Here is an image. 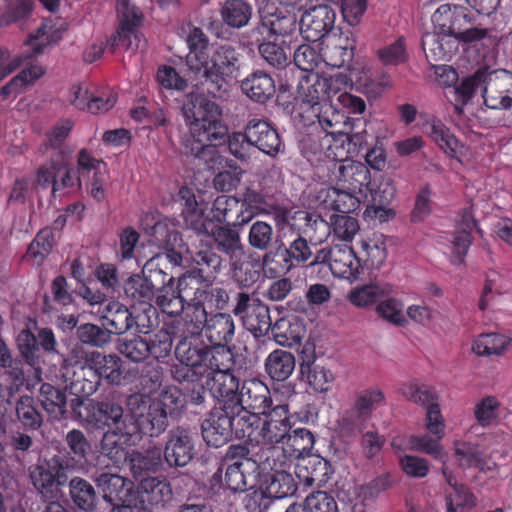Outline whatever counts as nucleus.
Returning a JSON list of instances; mask_svg holds the SVG:
<instances>
[{
	"label": "nucleus",
	"instance_id": "f257e3e1",
	"mask_svg": "<svg viewBox=\"0 0 512 512\" xmlns=\"http://www.w3.org/2000/svg\"><path fill=\"white\" fill-rule=\"evenodd\" d=\"M182 113L189 130L182 139L185 153L203 162L207 169L217 172L213 179L217 190L236 188L243 171L232 160L222 156L216 147L225 141L227 135L219 105L201 93L190 92L185 97Z\"/></svg>",
	"mask_w": 512,
	"mask_h": 512
},
{
	"label": "nucleus",
	"instance_id": "f03ea898",
	"mask_svg": "<svg viewBox=\"0 0 512 512\" xmlns=\"http://www.w3.org/2000/svg\"><path fill=\"white\" fill-rule=\"evenodd\" d=\"M178 196L182 201V215L186 225L198 234L209 233L212 221L240 226L252 218L251 212L242 209L240 201L234 196H218L213 202L210 216H205V203L196 198L191 188L181 187Z\"/></svg>",
	"mask_w": 512,
	"mask_h": 512
},
{
	"label": "nucleus",
	"instance_id": "7ed1b4c3",
	"mask_svg": "<svg viewBox=\"0 0 512 512\" xmlns=\"http://www.w3.org/2000/svg\"><path fill=\"white\" fill-rule=\"evenodd\" d=\"M206 300L200 282L190 276L179 278L176 286L174 277L170 276L155 295V303L163 313L173 317L184 312L185 321L195 327L206 321Z\"/></svg>",
	"mask_w": 512,
	"mask_h": 512
},
{
	"label": "nucleus",
	"instance_id": "20e7f679",
	"mask_svg": "<svg viewBox=\"0 0 512 512\" xmlns=\"http://www.w3.org/2000/svg\"><path fill=\"white\" fill-rule=\"evenodd\" d=\"M290 429L289 406L279 404L261 415L244 412L236 423V437L245 439L253 447L276 451L277 445L284 443Z\"/></svg>",
	"mask_w": 512,
	"mask_h": 512
},
{
	"label": "nucleus",
	"instance_id": "39448f33",
	"mask_svg": "<svg viewBox=\"0 0 512 512\" xmlns=\"http://www.w3.org/2000/svg\"><path fill=\"white\" fill-rule=\"evenodd\" d=\"M183 405V395L176 386L165 387L157 400L148 395L136 393L129 396L127 408L132 417L140 418L144 435L158 436L167 427V417Z\"/></svg>",
	"mask_w": 512,
	"mask_h": 512
},
{
	"label": "nucleus",
	"instance_id": "423d86ee",
	"mask_svg": "<svg viewBox=\"0 0 512 512\" xmlns=\"http://www.w3.org/2000/svg\"><path fill=\"white\" fill-rule=\"evenodd\" d=\"M187 66L197 78H205L218 86L239 75V53L230 45L193 51L187 55Z\"/></svg>",
	"mask_w": 512,
	"mask_h": 512
},
{
	"label": "nucleus",
	"instance_id": "0eeeda50",
	"mask_svg": "<svg viewBox=\"0 0 512 512\" xmlns=\"http://www.w3.org/2000/svg\"><path fill=\"white\" fill-rule=\"evenodd\" d=\"M346 84V74L343 72L300 73L296 93L304 104L310 106L312 112H316L321 106L331 110V103L334 102L339 87Z\"/></svg>",
	"mask_w": 512,
	"mask_h": 512
},
{
	"label": "nucleus",
	"instance_id": "6e6552de",
	"mask_svg": "<svg viewBox=\"0 0 512 512\" xmlns=\"http://www.w3.org/2000/svg\"><path fill=\"white\" fill-rule=\"evenodd\" d=\"M424 427L428 433L409 436L407 448L430 455L442 463L447 462L448 453L441 443L446 434V420L438 401L426 407Z\"/></svg>",
	"mask_w": 512,
	"mask_h": 512
},
{
	"label": "nucleus",
	"instance_id": "1a4fd4ad",
	"mask_svg": "<svg viewBox=\"0 0 512 512\" xmlns=\"http://www.w3.org/2000/svg\"><path fill=\"white\" fill-rule=\"evenodd\" d=\"M209 360L210 366L204 374L205 386L214 398L221 400L220 403L235 399L239 390V380L232 370V352L225 347H218Z\"/></svg>",
	"mask_w": 512,
	"mask_h": 512
},
{
	"label": "nucleus",
	"instance_id": "9d476101",
	"mask_svg": "<svg viewBox=\"0 0 512 512\" xmlns=\"http://www.w3.org/2000/svg\"><path fill=\"white\" fill-rule=\"evenodd\" d=\"M218 347L193 346L187 338L179 341L175 348L178 364L172 367V376L178 382H194L203 377L210 366L211 356Z\"/></svg>",
	"mask_w": 512,
	"mask_h": 512
},
{
	"label": "nucleus",
	"instance_id": "9b49d317",
	"mask_svg": "<svg viewBox=\"0 0 512 512\" xmlns=\"http://www.w3.org/2000/svg\"><path fill=\"white\" fill-rule=\"evenodd\" d=\"M87 421L97 429L118 430L122 435L138 437L142 432L140 418L132 417L131 412L123 414L119 404L110 401H101L89 404L87 407Z\"/></svg>",
	"mask_w": 512,
	"mask_h": 512
},
{
	"label": "nucleus",
	"instance_id": "f8f14e48",
	"mask_svg": "<svg viewBox=\"0 0 512 512\" xmlns=\"http://www.w3.org/2000/svg\"><path fill=\"white\" fill-rule=\"evenodd\" d=\"M248 454L245 446L233 445L229 448L232 463L226 468L224 482L234 492L251 489L260 476L259 464Z\"/></svg>",
	"mask_w": 512,
	"mask_h": 512
},
{
	"label": "nucleus",
	"instance_id": "ddd939ff",
	"mask_svg": "<svg viewBox=\"0 0 512 512\" xmlns=\"http://www.w3.org/2000/svg\"><path fill=\"white\" fill-rule=\"evenodd\" d=\"M116 10L119 27L107 42V46L111 50L121 47L134 53L142 46L141 36L137 31L142 20V14L129 0H118Z\"/></svg>",
	"mask_w": 512,
	"mask_h": 512
},
{
	"label": "nucleus",
	"instance_id": "4468645a",
	"mask_svg": "<svg viewBox=\"0 0 512 512\" xmlns=\"http://www.w3.org/2000/svg\"><path fill=\"white\" fill-rule=\"evenodd\" d=\"M237 414L225 401L215 406L201 424L202 438L208 446L225 445L236 434Z\"/></svg>",
	"mask_w": 512,
	"mask_h": 512
},
{
	"label": "nucleus",
	"instance_id": "2eb2a0df",
	"mask_svg": "<svg viewBox=\"0 0 512 512\" xmlns=\"http://www.w3.org/2000/svg\"><path fill=\"white\" fill-rule=\"evenodd\" d=\"M51 26L42 24L37 32L25 42L26 50L13 54L6 48H0V82L19 68L25 61L35 58L52 42Z\"/></svg>",
	"mask_w": 512,
	"mask_h": 512
},
{
	"label": "nucleus",
	"instance_id": "dca6fc26",
	"mask_svg": "<svg viewBox=\"0 0 512 512\" xmlns=\"http://www.w3.org/2000/svg\"><path fill=\"white\" fill-rule=\"evenodd\" d=\"M116 100V94L112 90L97 91L96 87L87 81L73 84L68 94V101L73 106L92 114L109 111L115 105Z\"/></svg>",
	"mask_w": 512,
	"mask_h": 512
},
{
	"label": "nucleus",
	"instance_id": "f3484780",
	"mask_svg": "<svg viewBox=\"0 0 512 512\" xmlns=\"http://www.w3.org/2000/svg\"><path fill=\"white\" fill-rule=\"evenodd\" d=\"M277 0H264L259 8L261 16L260 33H269L271 37L285 39L297 30V17L284 7H278Z\"/></svg>",
	"mask_w": 512,
	"mask_h": 512
},
{
	"label": "nucleus",
	"instance_id": "a211bd4d",
	"mask_svg": "<svg viewBox=\"0 0 512 512\" xmlns=\"http://www.w3.org/2000/svg\"><path fill=\"white\" fill-rule=\"evenodd\" d=\"M314 263H327L334 276L350 281L355 280L361 270L360 259L352 247L347 245L321 249L317 252Z\"/></svg>",
	"mask_w": 512,
	"mask_h": 512
},
{
	"label": "nucleus",
	"instance_id": "6ab92c4d",
	"mask_svg": "<svg viewBox=\"0 0 512 512\" xmlns=\"http://www.w3.org/2000/svg\"><path fill=\"white\" fill-rule=\"evenodd\" d=\"M226 402L236 412L237 420L242 417L244 412L261 415L269 411L272 404L268 387L258 379L244 381L236 398Z\"/></svg>",
	"mask_w": 512,
	"mask_h": 512
},
{
	"label": "nucleus",
	"instance_id": "aec40b11",
	"mask_svg": "<svg viewBox=\"0 0 512 512\" xmlns=\"http://www.w3.org/2000/svg\"><path fill=\"white\" fill-rule=\"evenodd\" d=\"M293 480L289 474L276 471L271 475L268 491L263 489L250 490L246 493L243 504L248 512H266L272 498L286 497L293 490Z\"/></svg>",
	"mask_w": 512,
	"mask_h": 512
},
{
	"label": "nucleus",
	"instance_id": "412c9836",
	"mask_svg": "<svg viewBox=\"0 0 512 512\" xmlns=\"http://www.w3.org/2000/svg\"><path fill=\"white\" fill-rule=\"evenodd\" d=\"M441 471L445 479L441 498L446 512H470L476 506L474 494L457 480L447 462L442 463Z\"/></svg>",
	"mask_w": 512,
	"mask_h": 512
},
{
	"label": "nucleus",
	"instance_id": "4be33fe9",
	"mask_svg": "<svg viewBox=\"0 0 512 512\" xmlns=\"http://www.w3.org/2000/svg\"><path fill=\"white\" fill-rule=\"evenodd\" d=\"M483 102L493 110L510 109L512 107V73L506 70H487L483 86Z\"/></svg>",
	"mask_w": 512,
	"mask_h": 512
},
{
	"label": "nucleus",
	"instance_id": "5701e85b",
	"mask_svg": "<svg viewBox=\"0 0 512 512\" xmlns=\"http://www.w3.org/2000/svg\"><path fill=\"white\" fill-rule=\"evenodd\" d=\"M330 180L339 187L366 197L365 188L370 184V171L362 162L345 159L334 165Z\"/></svg>",
	"mask_w": 512,
	"mask_h": 512
},
{
	"label": "nucleus",
	"instance_id": "b1692460",
	"mask_svg": "<svg viewBox=\"0 0 512 512\" xmlns=\"http://www.w3.org/2000/svg\"><path fill=\"white\" fill-rule=\"evenodd\" d=\"M95 482L103 493V499L110 504L141 503L138 489L133 482L117 474L101 473Z\"/></svg>",
	"mask_w": 512,
	"mask_h": 512
},
{
	"label": "nucleus",
	"instance_id": "393cba45",
	"mask_svg": "<svg viewBox=\"0 0 512 512\" xmlns=\"http://www.w3.org/2000/svg\"><path fill=\"white\" fill-rule=\"evenodd\" d=\"M431 22L436 31L455 39L464 26L474 23V18L467 7L442 4L432 14Z\"/></svg>",
	"mask_w": 512,
	"mask_h": 512
},
{
	"label": "nucleus",
	"instance_id": "a878e982",
	"mask_svg": "<svg viewBox=\"0 0 512 512\" xmlns=\"http://www.w3.org/2000/svg\"><path fill=\"white\" fill-rule=\"evenodd\" d=\"M335 11L328 5H319L306 11L300 21V32L307 41L316 43L334 28Z\"/></svg>",
	"mask_w": 512,
	"mask_h": 512
},
{
	"label": "nucleus",
	"instance_id": "bb28decb",
	"mask_svg": "<svg viewBox=\"0 0 512 512\" xmlns=\"http://www.w3.org/2000/svg\"><path fill=\"white\" fill-rule=\"evenodd\" d=\"M37 183L47 187L52 183V192L64 193L76 191L81 187L78 172L69 164L51 163L49 166H42L37 172Z\"/></svg>",
	"mask_w": 512,
	"mask_h": 512
},
{
	"label": "nucleus",
	"instance_id": "cd10ccee",
	"mask_svg": "<svg viewBox=\"0 0 512 512\" xmlns=\"http://www.w3.org/2000/svg\"><path fill=\"white\" fill-rule=\"evenodd\" d=\"M455 43L461 45L467 53H474L475 61L480 62L496 46V37L491 29L474 22L464 26L455 38Z\"/></svg>",
	"mask_w": 512,
	"mask_h": 512
},
{
	"label": "nucleus",
	"instance_id": "c85d7f7f",
	"mask_svg": "<svg viewBox=\"0 0 512 512\" xmlns=\"http://www.w3.org/2000/svg\"><path fill=\"white\" fill-rule=\"evenodd\" d=\"M455 43L461 45L467 53H474L475 61L480 62L496 46V37L491 29L474 22L464 26L455 38Z\"/></svg>",
	"mask_w": 512,
	"mask_h": 512
},
{
	"label": "nucleus",
	"instance_id": "c756f323",
	"mask_svg": "<svg viewBox=\"0 0 512 512\" xmlns=\"http://www.w3.org/2000/svg\"><path fill=\"white\" fill-rule=\"evenodd\" d=\"M29 472L34 487L45 497L52 495L54 489L64 485L67 480L62 459L58 456L30 467Z\"/></svg>",
	"mask_w": 512,
	"mask_h": 512
},
{
	"label": "nucleus",
	"instance_id": "7c9ffc66",
	"mask_svg": "<svg viewBox=\"0 0 512 512\" xmlns=\"http://www.w3.org/2000/svg\"><path fill=\"white\" fill-rule=\"evenodd\" d=\"M195 455V435L185 429L170 432L164 450V458L170 466H186Z\"/></svg>",
	"mask_w": 512,
	"mask_h": 512
},
{
	"label": "nucleus",
	"instance_id": "2f4dec72",
	"mask_svg": "<svg viewBox=\"0 0 512 512\" xmlns=\"http://www.w3.org/2000/svg\"><path fill=\"white\" fill-rule=\"evenodd\" d=\"M317 201L325 208L343 213H350L359 208L361 197L357 192L344 189L338 185L321 188L317 192Z\"/></svg>",
	"mask_w": 512,
	"mask_h": 512
},
{
	"label": "nucleus",
	"instance_id": "473e14b6",
	"mask_svg": "<svg viewBox=\"0 0 512 512\" xmlns=\"http://www.w3.org/2000/svg\"><path fill=\"white\" fill-rule=\"evenodd\" d=\"M453 455L459 466L463 468H477L483 473L494 472L498 469V465L487 456H484L477 444L469 441L454 440Z\"/></svg>",
	"mask_w": 512,
	"mask_h": 512
},
{
	"label": "nucleus",
	"instance_id": "72a5a7b5",
	"mask_svg": "<svg viewBox=\"0 0 512 512\" xmlns=\"http://www.w3.org/2000/svg\"><path fill=\"white\" fill-rule=\"evenodd\" d=\"M250 140L263 153L274 156L282 146L278 132L265 120L252 118L246 125Z\"/></svg>",
	"mask_w": 512,
	"mask_h": 512
},
{
	"label": "nucleus",
	"instance_id": "f704fd0d",
	"mask_svg": "<svg viewBox=\"0 0 512 512\" xmlns=\"http://www.w3.org/2000/svg\"><path fill=\"white\" fill-rule=\"evenodd\" d=\"M203 328H206L207 337L217 345L216 347H224V344L232 341L235 334L234 321L225 313H218L208 319L206 312V321L200 327L193 326L191 333H197Z\"/></svg>",
	"mask_w": 512,
	"mask_h": 512
},
{
	"label": "nucleus",
	"instance_id": "c9c22d12",
	"mask_svg": "<svg viewBox=\"0 0 512 512\" xmlns=\"http://www.w3.org/2000/svg\"><path fill=\"white\" fill-rule=\"evenodd\" d=\"M142 434L144 433L138 432V437L134 439L122 435L118 430H106L101 441V452L115 465H120L128 458V450L125 445H135L141 439Z\"/></svg>",
	"mask_w": 512,
	"mask_h": 512
},
{
	"label": "nucleus",
	"instance_id": "e433bc0d",
	"mask_svg": "<svg viewBox=\"0 0 512 512\" xmlns=\"http://www.w3.org/2000/svg\"><path fill=\"white\" fill-rule=\"evenodd\" d=\"M422 48L430 62L448 60L457 51L455 39L435 29L423 35Z\"/></svg>",
	"mask_w": 512,
	"mask_h": 512
},
{
	"label": "nucleus",
	"instance_id": "4c0bfd02",
	"mask_svg": "<svg viewBox=\"0 0 512 512\" xmlns=\"http://www.w3.org/2000/svg\"><path fill=\"white\" fill-rule=\"evenodd\" d=\"M141 505L145 503L151 506L164 505L172 499V488L165 479L147 477L141 480L138 487Z\"/></svg>",
	"mask_w": 512,
	"mask_h": 512
},
{
	"label": "nucleus",
	"instance_id": "58836bf2",
	"mask_svg": "<svg viewBox=\"0 0 512 512\" xmlns=\"http://www.w3.org/2000/svg\"><path fill=\"white\" fill-rule=\"evenodd\" d=\"M88 368L110 384L118 385L122 379L121 359L116 355H105L91 351L88 356Z\"/></svg>",
	"mask_w": 512,
	"mask_h": 512
},
{
	"label": "nucleus",
	"instance_id": "ea45409f",
	"mask_svg": "<svg viewBox=\"0 0 512 512\" xmlns=\"http://www.w3.org/2000/svg\"><path fill=\"white\" fill-rule=\"evenodd\" d=\"M303 380L315 393H327L335 381L332 370L315 362H303L300 365Z\"/></svg>",
	"mask_w": 512,
	"mask_h": 512
},
{
	"label": "nucleus",
	"instance_id": "a19ab883",
	"mask_svg": "<svg viewBox=\"0 0 512 512\" xmlns=\"http://www.w3.org/2000/svg\"><path fill=\"white\" fill-rule=\"evenodd\" d=\"M428 135L448 156L460 160L461 157L466 155V147L441 121H432L429 124Z\"/></svg>",
	"mask_w": 512,
	"mask_h": 512
},
{
	"label": "nucleus",
	"instance_id": "79ce46f5",
	"mask_svg": "<svg viewBox=\"0 0 512 512\" xmlns=\"http://www.w3.org/2000/svg\"><path fill=\"white\" fill-rule=\"evenodd\" d=\"M475 226V221L469 212L463 216V223L460 229L452 235L449 240V257L454 265H460L464 261V257L471 244V231Z\"/></svg>",
	"mask_w": 512,
	"mask_h": 512
},
{
	"label": "nucleus",
	"instance_id": "37998d69",
	"mask_svg": "<svg viewBox=\"0 0 512 512\" xmlns=\"http://www.w3.org/2000/svg\"><path fill=\"white\" fill-rule=\"evenodd\" d=\"M353 45L347 37L339 36L337 39L328 37L327 48L322 55V64L329 67L326 71H333L340 68L353 58Z\"/></svg>",
	"mask_w": 512,
	"mask_h": 512
},
{
	"label": "nucleus",
	"instance_id": "c03bdc74",
	"mask_svg": "<svg viewBox=\"0 0 512 512\" xmlns=\"http://www.w3.org/2000/svg\"><path fill=\"white\" fill-rule=\"evenodd\" d=\"M46 72L45 67L41 64H31L21 70L6 85L0 89V97L7 99L16 97L22 93L28 86L33 85Z\"/></svg>",
	"mask_w": 512,
	"mask_h": 512
},
{
	"label": "nucleus",
	"instance_id": "a18cd8bd",
	"mask_svg": "<svg viewBox=\"0 0 512 512\" xmlns=\"http://www.w3.org/2000/svg\"><path fill=\"white\" fill-rule=\"evenodd\" d=\"M243 92L252 100L265 102L275 93V82L270 75L257 71L242 82Z\"/></svg>",
	"mask_w": 512,
	"mask_h": 512
},
{
	"label": "nucleus",
	"instance_id": "49530a36",
	"mask_svg": "<svg viewBox=\"0 0 512 512\" xmlns=\"http://www.w3.org/2000/svg\"><path fill=\"white\" fill-rule=\"evenodd\" d=\"M295 369L294 355L282 349L272 351L265 360L267 374L276 381L288 379Z\"/></svg>",
	"mask_w": 512,
	"mask_h": 512
},
{
	"label": "nucleus",
	"instance_id": "de8ad7c7",
	"mask_svg": "<svg viewBox=\"0 0 512 512\" xmlns=\"http://www.w3.org/2000/svg\"><path fill=\"white\" fill-rule=\"evenodd\" d=\"M360 248L365 262L372 268H380L387 259L386 237L380 233H372L360 240Z\"/></svg>",
	"mask_w": 512,
	"mask_h": 512
},
{
	"label": "nucleus",
	"instance_id": "09e8293b",
	"mask_svg": "<svg viewBox=\"0 0 512 512\" xmlns=\"http://www.w3.org/2000/svg\"><path fill=\"white\" fill-rule=\"evenodd\" d=\"M511 346V339L499 333H485L476 337L472 351L479 356L502 355Z\"/></svg>",
	"mask_w": 512,
	"mask_h": 512
},
{
	"label": "nucleus",
	"instance_id": "8fccbe9b",
	"mask_svg": "<svg viewBox=\"0 0 512 512\" xmlns=\"http://www.w3.org/2000/svg\"><path fill=\"white\" fill-rule=\"evenodd\" d=\"M385 394L377 386L361 390L354 402V410L363 419L368 418L372 413L385 404Z\"/></svg>",
	"mask_w": 512,
	"mask_h": 512
},
{
	"label": "nucleus",
	"instance_id": "3c124183",
	"mask_svg": "<svg viewBox=\"0 0 512 512\" xmlns=\"http://www.w3.org/2000/svg\"><path fill=\"white\" fill-rule=\"evenodd\" d=\"M283 453L290 458H300L309 453L314 445V436L306 428H298L292 434L288 432L283 443Z\"/></svg>",
	"mask_w": 512,
	"mask_h": 512
},
{
	"label": "nucleus",
	"instance_id": "603ef678",
	"mask_svg": "<svg viewBox=\"0 0 512 512\" xmlns=\"http://www.w3.org/2000/svg\"><path fill=\"white\" fill-rule=\"evenodd\" d=\"M39 401L45 411L54 419L62 417L66 411V396L54 386L44 383L40 387Z\"/></svg>",
	"mask_w": 512,
	"mask_h": 512
},
{
	"label": "nucleus",
	"instance_id": "864d4df0",
	"mask_svg": "<svg viewBox=\"0 0 512 512\" xmlns=\"http://www.w3.org/2000/svg\"><path fill=\"white\" fill-rule=\"evenodd\" d=\"M69 493L73 503L80 509L91 511L96 504L94 487L85 479L74 477L69 482Z\"/></svg>",
	"mask_w": 512,
	"mask_h": 512
},
{
	"label": "nucleus",
	"instance_id": "5fc2aeb1",
	"mask_svg": "<svg viewBox=\"0 0 512 512\" xmlns=\"http://www.w3.org/2000/svg\"><path fill=\"white\" fill-rule=\"evenodd\" d=\"M221 15L227 25L241 28L248 24L252 9L244 0H227L222 6Z\"/></svg>",
	"mask_w": 512,
	"mask_h": 512
},
{
	"label": "nucleus",
	"instance_id": "6e6d98bb",
	"mask_svg": "<svg viewBox=\"0 0 512 512\" xmlns=\"http://www.w3.org/2000/svg\"><path fill=\"white\" fill-rule=\"evenodd\" d=\"M54 243V232L51 228H44L38 232L28 247L25 259L32 265H41L51 251Z\"/></svg>",
	"mask_w": 512,
	"mask_h": 512
},
{
	"label": "nucleus",
	"instance_id": "4d7b16f0",
	"mask_svg": "<svg viewBox=\"0 0 512 512\" xmlns=\"http://www.w3.org/2000/svg\"><path fill=\"white\" fill-rule=\"evenodd\" d=\"M126 295L135 302L143 303L151 307L155 297L154 285L150 279L141 275L131 276L124 287Z\"/></svg>",
	"mask_w": 512,
	"mask_h": 512
},
{
	"label": "nucleus",
	"instance_id": "13d9d810",
	"mask_svg": "<svg viewBox=\"0 0 512 512\" xmlns=\"http://www.w3.org/2000/svg\"><path fill=\"white\" fill-rule=\"evenodd\" d=\"M366 197L372 203L389 204L396 195V187L392 178L381 175L374 181L370 180V184L365 188Z\"/></svg>",
	"mask_w": 512,
	"mask_h": 512
},
{
	"label": "nucleus",
	"instance_id": "bf43d9fd",
	"mask_svg": "<svg viewBox=\"0 0 512 512\" xmlns=\"http://www.w3.org/2000/svg\"><path fill=\"white\" fill-rule=\"evenodd\" d=\"M272 332L277 343L289 347L300 343L304 336V328L298 321L283 318L274 324Z\"/></svg>",
	"mask_w": 512,
	"mask_h": 512
},
{
	"label": "nucleus",
	"instance_id": "052dcab7",
	"mask_svg": "<svg viewBox=\"0 0 512 512\" xmlns=\"http://www.w3.org/2000/svg\"><path fill=\"white\" fill-rule=\"evenodd\" d=\"M320 43L300 45L294 52V63L300 73L315 72L322 65L323 57L320 54Z\"/></svg>",
	"mask_w": 512,
	"mask_h": 512
},
{
	"label": "nucleus",
	"instance_id": "680f3d73",
	"mask_svg": "<svg viewBox=\"0 0 512 512\" xmlns=\"http://www.w3.org/2000/svg\"><path fill=\"white\" fill-rule=\"evenodd\" d=\"M333 236L344 242H352L360 230L357 218L343 214H333L329 218Z\"/></svg>",
	"mask_w": 512,
	"mask_h": 512
},
{
	"label": "nucleus",
	"instance_id": "e2e57ef3",
	"mask_svg": "<svg viewBox=\"0 0 512 512\" xmlns=\"http://www.w3.org/2000/svg\"><path fill=\"white\" fill-rule=\"evenodd\" d=\"M391 293V287L388 285L369 284L351 291L349 300L356 306L366 307Z\"/></svg>",
	"mask_w": 512,
	"mask_h": 512
},
{
	"label": "nucleus",
	"instance_id": "0e129e2a",
	"mask_svg": "<svg viewBox=\"0 0 512 512\" xmlns=\"http://www.w3.org/2000/svg\"><path fill=\"white\" fill-rule=\"evenodd\" d=\"M210 231L218 248L229 255L230 258H238L242 255L240 237L236 231L220 226L215 229L210 226Z\"/></svg>",
	"mask_w": 512,
	"mask_h": 512
},
{
	"label": "nucleus",
	"instance_id": "69168bd1",
	"mask_svg": "<svg viewBox=\"0 0 512 512\" xmlns=\"http://www.w3.org/2000/svg\"><path fill=\"white\" fill-rule=\"evenodd\" d=\"M486 72V69L477 70L473 75L465 78L459 86L453 89L458 104H466L479 90L483 93Z\"/></svg>",
	"mask_w": 512,
	"mask_h": 512
},
{
	"label": "nucleus",
	"instance_id": "338daca9",
	"mask_svg": "<svg viewBox=\"0 0 512 512\" xmlns=\"http://www.w3.org/2000/svg\"><path fill=\"white\" fill-rule=\"evenodd\" d=\"M288 41L285 39L273 38L260 44L259 53L272 66L281 67L288 61Z\"/></svg>",
	"mask_w": 512,
	"mask_h": 512
},
{
	"label": "nucleus",
	"instance_id": "774afa93",
	"mask_svg": "<svg viewBox=\"0 0 512 512\" xmlns=\"http://www.w3.org/2000/svg\"><path fill=\"white\" fill-rule=\"evenodd\" d=\"M108 313L104 316L108 325L114 329V333L122 334L135 324V320L129 310L118 302H112L106 306Z\"/></svg>",
	"mask_w": 512,
	"mask_h": 512
}]
</instances>
